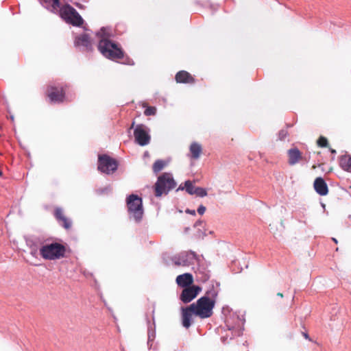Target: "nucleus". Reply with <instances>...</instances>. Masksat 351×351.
<instances>
[{"mask_svg":"<svg viewBox=\"0 0 351 351\" xmlns=\"http://www.w3.org/2000/svg\"><path fill=\"white\" fill-rule=\"evenodd\" d=\"M217 294V291L212 288L207 291L205 295L199 298L195 303L191 304V306H193L195 315L201 319L210 317L213 314Z\"/></svg>","mask_w":351,"mask_h":351,"instance_id":"nucleus-1","label":"nucleus"},{"mask_svg":"<svg viewBox=\"0 0 351 351\" xmlns=\"http://www.w3.org/2000/svg\"><path fill=\"white\" fill-rule=\"evenodd\" d=\"M29 256L27 261L33 265H42L41 258H44V243L38 237L30 235L25 237Z\"/></svg>","mask_w":351,"mask_h":351,"instance_id":"nucleus-2","label":"nucleus"},{"mask_svg":"<svg viewBox=\"0 0 351 351\" xmlns=\"http://www.w3.org/2000/svg\"><path fill=\"white\" fill-rule=\"evenodd\" d=\"M98 49L104 57L112 60L121 59L124 56V52L119 45L106 38L100 39Z\"/></svg>","mask_w":351,"mask_h":351,"instance_id":"nucleus-3","label":"nucleus"},{"mask_svg":"<svg viewBox=\"0 0 351 351\" xmlns=\"http://www.w3.org/2000/svg\"><path fill=\"white\" fill-rule=\"evenodd\" d=\"M176 186V183L172 175L169 173H164L158 178L157 182L155 184V195L160 197L163 194H167Z\"/></svg>","mask_w":351,"mask_h":351,"instance_id":"nucleus-4","label":"nucleus"},{"mask_svg":"<svg viewBox=\"0 0 351 351\" xmlns=\"http://www.w3.org/2000/svg\"><path fill=\"white\" fill-rule=\"evenodd\" d=\"M129 215L136 221H139L143 215L142 199L136 195H130L126 199Z\"/></svg>","mask_w":351,"mask_h":351,"instance_id":"nucleus-5","label":"nucleus"},{"mask_svg":"<svg viewBox=\"0 0 351 351\" xmlns=\"http://www.w3.org/2000/svg\"><path fill=\"white\" fill-rule=\"evenodd\" d=\"M60 14L67 23L73 26L80 27L84 23V20L79 13L69 4L63 5L60 9Z\"/></svg>","mask_w":351,"mask_h":351,"instance_id":"nucleus-6","label":"nucleus"},{"mask_svg":"<svg viewBox=\"0 0 351 351\" xmlns=\"http://www.w3.org/2000/svg\"><path fill=\"white\" fill-rule=\"evenodd\" d=\"M66 87L61 85H49L47 87V97L51 104L62 103L66 99Z\"/></svg>","mask_w":351,"mask_h":351,"instance_id":"nucleus-7","label":"nucleus"},{"mask_svg":"<svg viewBox=\"0 0 351 351\" xmlns=\"http://www.w3.org/2000/svg\"><path fill=\"white\" fill-rule=\"evenodd\" d=\"M118 167L117 161L108 155L104 154L99 156L98 169L106 174L113 173Z\"/></svg>","mask_w":351,"mask_h":351,"instance_id":"nucleus-8","label":"nucleus"},{"mask_svg":"<svg viewBox=\"0 0 351 351\" xmlns=\"http://www.w3.org/2000/svg\"><path fill=\"white\" fill-rule=\"evenodd\" d=\"M66 247L64 245L53 243L45 245V259L57 260L65 256Z\"/></svg>","mask_w":351,"mask_h":351,"instance_id":"nucleus-9","label":"nucleus"},{"mask_svg":"<svg viewBox=\"0 0 351 351\" xmlns=\"http://www.w3.org/2000/svg\"><path fill=\"white\" fill-rule=\"evenodd\" d=\"M134 136L136 142L141 146H145L150 141V136L145 129L143 125H138L136 127L134 131Z\"/></svg>","mask_w":351,"mask_h":351,"instance_id":"nucleus-10","label":"nucleus"},{"mask_svg":"<svg viewBox=\"0 0 351 351\" xmlns=\"http://www.w3.org/2000/svg\"><path fill=\"white\" fill-rule=\"evenodd\" d=\"M202 291V288L197 285H192L185 287L180 295V300L184 303L192 301Z\"/></svg>","mask_w":351,"mask_h":351,"instance_id":"nucleus-11","label":"nucleus"},{"mask_svg":"<svg viewBox=\"0 0 351 351\" xmlns=\"http://www.w3.org/2000/svg\"><path fill=\"white\" fill-rule=\"evenodd\" d=\"M193 308V306L189 305L182 310V325L186 328H189L193 322V316L195 315Z\"/></svg>","mask_w":351,"mask_h":351,"instance_id":"nucleus-12","label":"nucleus"},{"mask_svg":"<svg viewBox=\"0 0 351 351\" xmlns=\"http://www.w3.org/2000/svg\"><path fill=\"white\" fill-rule=\"evenodd\" d=\"M313 187L317 193L321 196H325L328 193V187L324 180L321 178H317L313 183Z\"/></svg>","mask_w":351,"mask_h":351,"instance_id":"nucleus-13","label":"nucleus"},{"mask_svg":"<svg viewBox=\"0 0 351 351\" xmlns=\"http://www.w3.org/2000/svg\"><path fill=\"white\" fill-rule=\"evenodd\" d=\"M75 44L77 46H82L87 51H91L93 49V43L90 36L86 34H82L77 36L75 40Z\"/></svg>","mask_w":351,"mask_h":351,"instance_id":"nucleus-14","label":"nucleus"},{"mask_svg":"<svg viewBox=\"0 0 351 351\" xmlns=\"http://www.w3.org/2000/svg\"><path fill=\"white\" fill-rule=\"evenodd\" d=\"M175 80L177 83L193 84L195 82V78L186 71H180L176 75Z\"/></svg>","mask_w":351,"mask_h":351,"instance_id":"nucleus-15","label":"nucleus"},{"mask_svg":"<svg viewBox=\"0 0 351 351\" xmlns=\"http://www.w3.org/2000/svg\"><path fill=\"white\" fill-rule=\"evenodd\" d=\"M176 281L179 287L185 288L193 283V277L191 274L185 273L178 276Z\"/></svg>","mask_w":351,"mask_h":351,"instance_id":"nucleus-16","label":"nucleus"},{"mask_svg":"<svg viewBox=\"0 0 351 351\" xmlns=\"http://www.w3.org/2000/svg\"><path fill=\"white\" fill-rule=\"evenodd\" d=\"M288 162L290 165H294L302 160V156L300 151L295 147L288 150Z\"/></svg>","mask_w":351,"mask_h":351,"instance_id":"nucleus-17","label":"nucleus"},{"mask_svg":"<svg viewBox=\"0 0 351 351\" xmlns=\"http://www.w3.org/2000/svg\"><path fill=\"white\" fill-rule=\"evenodd\" d=\"M189 150L191 154V158L197 159L202 152V147L199 143L193 142L191 144Z\"/></svg>","mask_w":351,"mask_h":351,"instance_id":"nucleus-18","label":"nucleus"},{"mask_svg":"<svg viewBox=\"0 0 351 351\" xmlns=\"http://www.w3.org/2000/svg\"><path fill=\"white\" fill-rule=\"evenodd\" d=\"M339 164L343 170L351 173V156H342Z\"/></svg>","mask_w":351,"mask_h":351,"instance_id":"nucleus-19","label":"nucleus"},{"mask_svg":"<svg viewBox=\"0 0 351 351\" xmlns=\"http://www.w3.org/2000/svg\"><path fill=\"white\" fill-rule=\"evenodd\" d=\"M196 187H195L192 183L191 181L190 180H186L185 182H184V186H182V185H180L178 188V190H184L185 189L186 191L190 194V195H194V191L195 190Z\"/></svg>","mask_w":351,"mask_h":351,"instance_id":"nucleus-20","label":"nucleus"},{"mask_svg":"<svg viewBox=\"0 0 351 351\" xmlns=\"http://www.w3.org/2000/svg\"><path fill=\"white\" fill-rule=\"evenodd\" d=\"M167 164V162L163 160H156L152 166L153 171L156 173H158L164 169Z\"/></svg>","mask_w":351,"mask_h":351,"instance_id":"nucleus-21","label":"nucleus"},{"mask_svg":"<svg viewBox=\"0 0 351 351\" xmlns=\"http://www.w3.org/2000/svg\"><path fill=\"white\" fill-rule=\"evenodd\" d=\"M317 144L321 147H326L328 146V140L324 136H320L317 141Z\"/></svg>","mask_w":351,"mask_h":351,"instance_id":"nucleus-22","label":"nucleus"},{"mask_svg":"<svg viewBox=\"0 0 351 351\" xmlns=\"http://www.w3.org/2000/svg\"><path fill=\"white\" fill-rule=\"evenodd\" d=\"M194 195H196L199 197H205L207 195V192L206 189L202 188V187H196L195 190L194 191Z\"/></svg>","mask_w":351,"mask_h":351,"instance_id":"nucleus-23","label":"nucleus"},{"mask_svg":"<svg viewBox=\"0 0 351 351\" xmlns=\"http://www.w3.org/2000/svg\"><path fill=\"white\" fill-rule=\"evenodd\" d=\"M59 222L66 230H69L71 228L72 223L66 217H65L64 219H62V221Z\"/></svg>","mask_w":351,"mask_h":351,"instance_id":"nucleus-24","label":"nucleus"},{"mask_svg":"<svg viewBox=\"0 0 351 351\" xmlns=\"http://www.w3.org/2000/svg\"><path fill=\"white\" fill-rule=\"evenodd\" d=\"M55 216L56 218L60 221L64 219L66 216L64 215V213L61 208H56L55 210Z\"/></svg>","mask_w":351,"mask_h":351,"instance_id":"nucleus-25","label":"nucleus"},{"mask_svg":"<svg viewBox=\"0 0 351 351\" xmlns=\"http://www.w3.org/2000/svg\"><path fill=\"white\" fill-rule=\"evenodd\" d=\"M156 113V108L154 106L147 107L144 112V114L146 116L155 115Z\"/></svg>","mask_w":351,"mask_h":351,"instance_id":"nucleus-26","label":"nucleus"},{"mask_svg":"<svg viewBox=\"0 0 351 351\" xmlns=\"http://www.w3.org/2000/svg\"><path fill=\"white\" fill-rule=\"evenodd\" d=\"M49 0H45V4H47L48 3ZM53 2H52V4H51V6L53 8V10H57L58 8H60V0H52Z\"/></svg>","mask_w":351,"mask_h":351,"instance_id":"nucleus-27","label":"nucleus"},{"mask_svg":"<svg viewBox=\"0 0 351 351\" xmlns=\"http://www.w3.org/2000/svg\"><path fill=\"white\" fill-rule=\"evenodd\" d=\"M206 211V207L203 205H200L197 208V212L199 215H203Z\"/></svg>","mask_w":351,"mask_h":351,"instance_id":"nucleus-28","label":"nucleus"},{"mask_svg":"<svg viewBox=\"0 0 351 351\" xmlns=\"http://www.w3.org/2000/svg\"><path fill=\"white\" fill-rule=\"evenodd\" d=\"M154 338H155V333H154V332H150L149 331V332H148V339H149V340H154Z\"/></svg>","mask_w":351,"mask_h":351,"instance_id":"nucleus-29","label":"nucleus"},{"mask_svg":"<svg viewBox=\"0 0 351 351\" xmlns=\"http://www.w3.org/2000/svg\"><path fill=\"white\" fill-rule=\"evenodd\" d=\"M279 135L280 136V139H283L286 136L287 133L285 131L282 130L280 132Z\"/></svg>","mask_w":351,"mask_h":351,"instance_id":"nucleus-30","label":"nucleus"},{"mask_svg":"<svg viewBox=\"0 0 351 351\" xmlns=\"http://www.w3.org/2000/svg\"><path fill=\"white\" fill-rule=\"evenodd\" d=\"M186 213H189V214H191L192 215H195V210L186 209Z\"/></svg>","mask_w":351,"mask_h":351,"instance_id":"nucleus-31","label":"nucleus"},{"mask_svg":"<svg viewBox=\"0 0 351 351\" xmlns=\"http://www.w3.org/2000/svg\"><path fill=\"white\" fill-rule=\"evenodd\" d=\"M104 31V28L101 29V32L97 33V36L101 37V32Z\"/></svg>","mask_w":351,"mask_h":351,"instance_id":"nucleus-32","label":"nucleus"},{"mask_svg":"<svg viewBox=\"0 0 351 351\" xmlns=\"http://www.w3.org/2000/svg\"><path fill=\"white\" fill-rule=\"evenodd\" d=\"M303 336L305 337V339H310L309 336H308V335L307 333L304 332L303 333Z\"/></svg>","mask_w":351,"mask_h":351,"instance_id":"nucleus-33","label":"nucleus"},{"mask_svg":"<svg viewBox=\"0 0 351 351\" xmlns=\"http://www.w3.org/2000/svg\"><path fill=\"white\" fill-rule=\"evenodd\" d=\"M330 151L332 154H336V150L335 149H333L332 148H330Z\"/></svg>","mask_w":351,"mask_h":351,"instance_id":"nucleus-34","label":"nucleus"},{"mask_svg":"<svg viewBox=\"0 0 351 351\" xmlns=\"http://www.w3.org/2000/svg\"><path fill=\"white\" fill-rule=\"evenodd\" d=\"M152 313H153V314L154 313V310H153ZM152 320H153V325H155V322H154V315H152Z\"/></svg>","mask_w":351,"mask_h":351,"instance_id":"nucleus-35","label":"nucleus"},{"mask_svg":"<svg viewBox=\"0 0 351 351\" xmlns=\"http://www.w3.org/2000/svg\"><path fill=\"white\" fill-rule=\"evenodd\" d=\"M277 295H278V296H280V298H283V294H282V293H280V292H279V293H277Z\"/></svg>","mask_w":351,"mask_h":351,"instance_id":"nucleus-36","label":"nucleus"},{"mask_svg":"<svg viewBox=\"0 0 351 351\" xmlns=\"http://www.w3.org/2000/svg\"><path fill=\"white\" fill-rule=\"evenodd\" d=\"M39 1V3L42 5H44V0H38Z\"/></svg>","mask_w":351,"mask_h":351,"instance_id":"nucleus-37","label":"nucleus"},{"mask_svg":"<svg viewBox=\"0 0 351 351\" xmlns=\"http://www.w3.org/2000/svg\"><path fill=\"white\" fill-rule=\"evenodd\" d=\"M134 124H135V122H134V121H133V122H132V125H131V127H130V129H132V128H134Z\"/></svg>","mask_w":351,"mask_h":351,"instance_id":"nucleus-38","label":"nucleus"},{"mask_svg":"<svg viewBox=\"0 0 351 351\" xmlns=\"http://www.w3.org/2000/svg\"><path fill=\"white\" fill-rule=\"evenodd\" d=\"M75 5H76V6H77L80 8H82V6H81V5L80 3H76Z\"/></svg>","mask_w":351,"mask_h":351,"instance_id":"nucleus-39","label":"nucleus"},{"mask_svg":"<svg viewBox=\"0 0 351 351\" xmlns=\"http://www.w3.org/2000/svg\"><path fill=\"white\" fill-rule=\"evenodd\" d=\"M332 240L335 243H337V240L335 238H332Z\"/></svg>","mask_w":351,"mask_h":351,"instance_id":"nucleus-40","label":"nucleus"},{"mask_svg":"<svg viewBox=\"0 0 351 351\" xmlns=\"http://www.w3.org/2000/svg\"><path fill=\"white\" fill-rule=\"evenodd\" d=\"M3 175L2 171L0 170V177Z\"/></svg>","mask_w":351,"mask_h":351,"instance_id":"nucleus-41","label":"nucleus"},{"mask_svg":"<svg viewBox=\"0 0 351 351\" xmlns=\"http://www.w3.org/2000/svg\"><path fill=\"white\" fill-rule=\"evenodd\" d=\"M312 168H313V169H315V168H316V165H313Z\"/></svg>","mask_w":351,"mask_h":351,"instance_id":"nucleus-42","label":"nucleus"}]
</instances>
